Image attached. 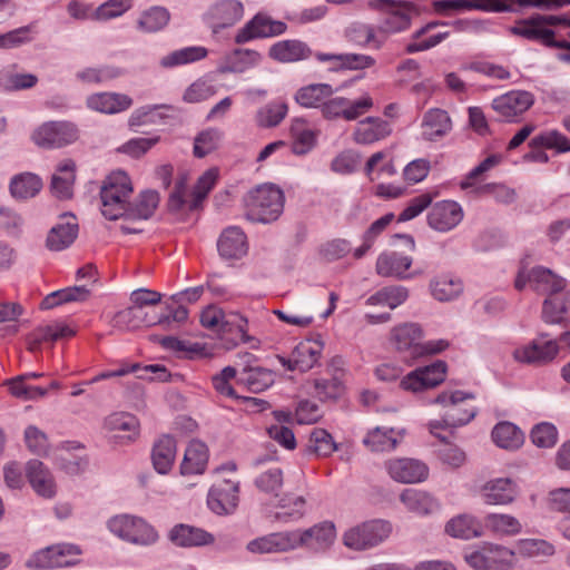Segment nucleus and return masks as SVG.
I'll return each instance as SVG.
<instances>
[{"label": "nucleus", "mask_w": 570, "mask_h": 570, "mask_svg": "<svg viewBox=\"0 0 570 570\" xmlns=\"http://www.w3.org/2000/svg\"><path fill=\"white\" fill-rule=\"evenodd\" d=\"M169 21V12L161 7H154L145 11L137 24L138 29L144 32H156L163 29Z\"/></svg>", "instance_id": "61"}, {"label": "nucleus", "mask_w": 570, "mask_h": 570, "mask_svg": "<svg viewBox=\"0 0 570 570\" xmlns=\"http://www.w3.org/2000/svg\"><path fill=\"white\" fill-rule=\"evenodd\" d=\"M108 527L119 538L136 544L148 546L155 543L158 539L155 529L137 517H115L109 520Z\"/></svg>", "instance_id": "8"}, {"label": "nucleus", "mask_w": 570, "mask_h": 570, "mask_svg": "<svg viewBox=\"0 0 570 570\" xmlns=\"http://www.w3.org/2000/svg\"><path fill=\"white\" fill-rule=\"evenodd\" d=\"M519 495L517 482L510 478L489 480L481 488V497L487 504L507 505L514 502Z\"/></svg>", "instance_id": "23"}, {"label": "nucleus", "mask_w": 570, "mask_h": 570, "mask_svg": "<svg viewBox=\"0 0 570 570\" xmlns=\"http://www.w3.org/2000/svg\"><path fill=\"white\" fill-rule=\"evenodd\" d=\"M373 105V99L368 94H364L356 100L335 97L322 104V114L327 119L343 118L351 121L366 114Z\"/></svg>", "instance_id": "14"}, {"label": "nucleus", "mask_w": 570, "mask_h": 570, "mask_svg": "<svg viewBox=\"0 0 570 570\" xmlns=\"http://www.w3.org/2000/svg\"><path fill=\"white\" fill-rule=\"evenodd\" d=\"M38 79L32 73H13L0 71V87L6 90H21L32 88Z\"/></svg>", "instance_id": "63"}, {"label": "nucleus", "mask_w": 570, "mask_h": 570, "mask_svg": "<svg viewBox=\"0 0 570 570\" xmlns=\"http://www.w3.org/2000/svg\"><path fill=\"white\" fill-rule=\"evenodd\" d=\"M484 527L498 534L514 535L521 531L520 521L511 514L490 513L484 518Z\"/></svg>", "instance_id": "53"}, {"label": "nucleus", "mask_w": 570, "mask_h": 570, "mask_svg": "<svg viewBox=\"0 0 570 570\" xmlns=\"http://www.w3.org/2000/svg\"><path fill=\"white\" fill-rule=\"evenodd\" d=\"M200 323L204 327L216 330L223 335H232L230 341L234 345L238 342H248L247 320L238 314H232L226 317L225 314L215 307H208L200 315Z\"/></svg>", "instance_id": "7"}, {"label": "nucleus", "mask_w": 570, "mask_h": 570, "mask_svg": "<svg viewBox=\"0 0 570 570\" xmlns=\"http://www.w3.org/2000/svg\"><path fill=\"white\" fill-rule=\"evenodd\" d=\"M238 380L245 384L249 391L258 393L272 385L274 375L272 371L256 366L243 371Z\"/></svg>", "instance_id": "56"}, {"label": "nucleus", "mask_w": 570, "mask_h": 570, "mask_svg": "<svg viewBox=\"0 0 570 570\" xmlns=\"http://www.w3.org/2000/svg\"><path fill=\"white\" fill-rule=\"evenodd\" d=\"M169 540L177 547L193 548L214 543L212 533L189 524H176L168 534Z\"/></svg>", "instance_id": "28"}, {"label": "nucleus", "mask_w": 570, "mask_h": 570, "mask_svg": "<svg viewBox=\"0 0 570 570\" xmlns=\"http://www.w3.org/2000/svg\"><path fill=\"white\" fill-rule=\"evenodd\" d=\"M390 476L400 483L422 482L428 478V466L414 459H392L386 463Z\"/></svg>", "instance_id": "24"}, {"label": "nucleus", "mask_w": 570, "mask_h": 570, "mask_svg": "<svg viewBox=\"0 0 570 570\" xmlns=\"http://www.w3.org/2000/svg\"><path fill=\"white\" fill-rule=\"evenodd\" d=\"M387 521L373 520L352 527L343 534V543L354 551H364L383 542L391 533Z\"/></svg>", "instance_id": "4"}, {"label": "nucleus", "mask_w": 570, "mask_h": 570, "mask_svg": "<svg viewBox=\"0 0 570 570\" xmlns=\"http://www.w3.org/2000/svg\"><path fill=\"white\" fill-rule=\"evenodd\" d=\"M308 449L318 456H327L337 450V445L326 430L314 429L309 435Z\"/></svg>", "instance_id": "62"}, {"label": "nucleus", "mask_w": 570, "mask_h": 570, "mask_svg": "<svg viewBox=\"0 0 570 570\" xmlns=\"http://www.w3.org/2000/svg\"><path fill=\"white\" fill-rule=\"evenodd\" d=\"M132 100L127 95L115 92H100L88 97L87 105L90 109L104 114H116L128 109Z\"/></svg>", "instance_id": "37"}, {"label": "nucleus", "mask_w": 570, "mask_h": 570, "mask_svg": "<svg viewBox=\"0 0 570 570\" xmlns=\"http://www.w3.org/2000/svg\"><path fill=\"white\" fill-rule=\"evenodd\" d=\"M244 205L249 220L271 223L283 212L284 195L275 185L265 184L250 190L244 198Z\"/></svg>", "instance_id": "2"}, {"label": "nucleus", "mask_w": 570, "mask_h": 570, "mask_svg": "<svg viewBox=\"0 0 570 570\" xmlns=\"http://www.w3.org/2000/svg\"><path fill=\"white\" fill-rule=\"evenodd\" d=\"M246 549L252 553H283L294 550L291 531L274 532L249 541Z\"/></svg>", "instance_id": "30"}, {"label": "nucleus", "mask_w": 570, "mask_h": 570, "mask_svg": "<svg viewBox=\"0 0 570 570\" xmlns=\"http://www.w3.org/2000/svg\"><path fill=\"white\" fill-rule=\"evenodd\" d=\"M399 442L400 439L396 436L393 429L380 426L368 431L367 435L363 440L364 445L374 452L393 450L396 448Z\"/></svg>", "instance_id": "50"}, {"label": "nucleus", "mask_w": 570, "mask_h": 570, "mask_svg": "<svg viewBox=\"0 0 570 570\" xmlns=\"http://www.w3.org/2000/svg\"><path fill=\"white\" fill-rule=\"evenodd\" d=\"M430 288L433 297L441 302L451 301L458 297L463 291L461 281L448 275L432 279Z\"/></svg>", "instance_id": "54"}, {"label": "nucleus", "mask_w": 570, "mask_h": 570, "mask_svg": "<svg viewBox=\"0 0 570 570\" xmlns=\"http://www.w3.org/2000/svg\"><path fill=\"white\" fill-rule=\"evenodd\" d=\"M400 500L409 511L420 515L433 513L439 508V504L433 497L428 492L416 489H405L401 493Z\"/></svg>", "instance_id": "42"}, {"label": "nucleus", "mask_w": 570, "mask_h": 570, "mask_svg": "<svg viewBox=\"0 0 570 570\" xmlns=\"http://www.w3.org/2000/svg\"><path fill=\"white\" fill-rule=\"evenodd\" d=\"M492 439L502 449L515 450L522 445L524 435L513 423L501 422L492 430Z\"/></svg>", "instance_id": "48"}, {"label": "nucleus", "mask_w": 570, "mask_h": 570, "mask_svg": "<svg viewBox=\"0 0 570 570\" xmlns=\"http://www.w3.org/2000/svg\"><path fill=\"white\" fill-rule=\"evenodd\" d=\"M446 364L436 361L431 365L419 367L402 379L400 385L405 391L419 393L428 389H433L441 384L445 379Z\"/></svg>", "instance_id": "16"}, {"label": "nucleus", "mask_w": 570, "mask_h": 570, "mask_svg": "<svg viewBox=\"0 0 570 570\" xmlns=\"http://www.w3.org/2000/svg\"><path fill=\"white\" fill-rule=\"evenodd\" d=\"M131 194L132 184L128 175L122 170L112 171L100 188L101 214L109 220L121 218Z\"/></svg>", "instance_id": "3"}, {"label": "nucleus", "mask_w": 570, "mask_h": 570, "mask_svg": "<svg viewBox=\"0 0 570 570\" xmlns=\"http://www.w3.org/2000/svg\"><path fill=\"white\" fill-rule=\"evenodd\" d=\"M336 537L335 527L332 522H321L305 530L291 531L293 549L306 548L313 551H325Z\"/></svg>", "instance_id": "11"}, {"label": "nucleus", "mask_w": 570, "mask_h": 570, "mask_svg": "<svg viewBox=\"0 0 570 570\" xmlns=\"http://www.w3.org/2000/svg\"><path fill=\"white\" fill-rule=\"evenodd\" d=\"M422 127L423 137L432 141L446 135L452 128V122L445 110L435 108L425 112Z\"/></svg>", "instance_id": "41"}, {"label": "nucleus", "mask_w": 570, "mask_h": 570, "mask_svg": "<svg viewBox=\"0 0 570 570\" xmlns=\"http://www.w3.org/2000/svg\"><path fill=\"white\" fill-rule=\"evenodd\" d=\"M208 450L205 443L193 440L187 446L180 465L181 474H199L205 471Z\"/></svg>", "instance_id": "40"}, {"label": "nucleus", "mask_w": 570, "mask_h": 570, "mask_svg": "<svg viewBox=\"0 0 570 570\" xmlns=\"http://www.w3.org/2000/svg\"><path fill=\"white\" fill-rule=\"evenodd\" d=\"M75 171L76 164L71 159H65L58 165L57 171L51 178V191L57 198H71L76 179Z\"/></svg>", "instance_id": "36"}, {"label": "nucleus", "mask_w": 570, "mask_h": 570, "mask_svg": "<svg viewBox=\"0 0 570 570\" xmlns=\"http://www.w3.org/2000/svg\"><path fill=\"white\" fill-rule=\"evenodd\" d=\"M559 353L557 340L546 332L539 333L538 337L529 344L513 351V357L521 363L531 365H544L552 362Z\"/></svg>", "instance_id": "9"}, {"label": "nucleus", "mask_w": 570, "mask_h": 570, "mask_svg": "<svg viewBox=\"0 0 570 570\" xmlns=\"http://www.w3.org/2000/svg\"><path fill=\"white\" fill-rule=\"evenodd\" d=\"M169 321V317L149 318L145 309L131 305L114 317V325L124 330H136L140 326L163 325Z\"/></svg>", "instance_id": "34"}, {"label": "nucleus", "mask_w": 570, "mask_h": 570, "mask_svg": "<svg viewBox=\"0 0 570 570\" xmlns=\"http://www.w3.org/2000/svg\"><path fill=\"white\" fill-rule=\"evenodd\" d=\"M441 24L444 26L446 23L445 22H440V21H431V22L426 23L425 26L421 27L420 29H417L412 35V38L415 41L410 42L409 45H406L405 51L407 53L425 51V50H429L431 48H434L440 42L445 40L449 37V35H450L448 31L439 32L436 35H433V36L426 38V39L420 40L423 36H425L426 33H429L434 28H436L438 26H441Z\"/></svg>", "instance_id": "44"}, {"label": "nucleus", "mask_w": 570, "mask_h": 570, "mask_svg": "<svg viewBox=\"0 0 570 570\" xmlns=\"http://www.w3.org/2000/svg\"><path fill=\"white\" fill-rule=\"evenodd\" d=\"M371 7L386 13L381 24V30L391 33L406 30L411 24V20L421 13L420 7L410 1L372 0Z\"/></svg>", "instance_id": "5"}, {"label": "nucleus", "mask_w": 570, "mask_h": 570, "mask_svg": "<svg viewBox=\"0 0 570 570\" xmlns=\"http://www.w3.org/2000/svg\"><path fill=\"white\" fill-rule=\"evenodd\" d=\"M542 14H533L525 19L518 20L509 27V32L530 41H538L542 45L570 51V41L556 40V32L546 27Z\"/></svg>", "instance_id": "6"}, {"label": "nucleus", "mask_w": 570, "mask_h": 570, "mask_svg": "<svg viewBox=\"0 0 570 570\" xmlns=\"http://www.w3.org/2000/svg\"><path fill=\"white\" fill-rule=\"evenodd\" d=\"M463 219V209L454 200H441L432 205L428 214L429 226L445 233L456 227Z\"/></svg>", "instance_id": "21"}, {"label": "nucleus", "mask_w": 570, "mask_h": 570, "mask_svg": "<svg viewBox=\"0 0 570 570\" xmlns=\"http://www.w3.org/2000/svg\"><path fill=\"white\" fill-rule=\"evenodd\" d=\"M471 393L454 391L451 393L443 392L439 394L434 403L444 405L446 411L442 420L432 421L429 424L430 432L441 441H445V436L438 432L440 429H454L468 424L476 415V409L468 405V400H473Z\"/></svg>", "instance_id": "1"}, {"label": "nucleus", "mask_w": 570, "mask_h": 570, "mask_svg": "<svg viewBox=\"0 0 570 570\" xmlns=\"http://www.w3.org/2000/svg\"><path fill=\"white\" fill-rule=\"evenodd\" d=\"M534 104V96L525 90H512L492 101L493 110L504 121H513Z\"/></svg>", "instance_id": "19"}, {"label": "nucleus", "mask_w": 570, "mask_h": 570, "mask_svg": "<svg viewBox=\"0 0 570 570\" xmlns=\"http://www.w3.org/2000/svg\"><path fill=\"white\" fill-rule=\"evenodd\" d=\"M222 134L217 129H207L202 131L195 138L194 155L203 158L214 151L220 141Z\"/></svg>", "instance_id": "64"}, {"label": "nucleus", "mask_w": 570, "mask_h": 570, "mask_svg": "<svg viewBox=\"0 0 570 570\" xmlns=\"http://www.w3.org/2000/svg\"><path fill=\"white\" fill-rule=\"evenodd\" d=\"M305 499L301 495H285L281 498L277 503L281 511L275 514V519L284 522L301 519L305 513Z\"/></svg>", "instance_id": "57"}, {"label": "nucleus", "mask_w": 570, "mask_h": 570, "mask_svg": "<svg viewBox=\"0 0 570 570\" xmlns=\"http://www.w3.org/2000/svg\"><path fill=\"white\" fill-rule=\"evenodd\" d=\"M243 4L237 0H223L208 11L206 19L214 33L234 26L243 17Z\"/></svg>", "instance_id": "25"}, {"label": "nucleus", "mask_w": 570, "mask_h": 570, "mask_svg": "<svg viewBox=\"0 0 570 570\" xmlns=\"http://www.w3.org/2000/svg\"><path fill=\"white\" fill-rule=\"evenodd\" d=\"M422 330L416 323H404L391 331V342L400 352H409L411 357L422 356Z\"/></svg>", "instance_id": "26"}, {"label": "nucleus", "mask_w": 570, "mask_h": 570, "mask_svg": "<svg viewBox=\"0 0 570 570\" xmlns=\"http://www.w3.org/2000/svg\"><path fill=\"white\" fill-rule=\"evenodd\" d=\"M217 249L225 259H238L247 253L246 235L238 227H228L220 234Z\"/></svg>", "instance_id": "31"}, {"label": "nucleus", "mask_w": 570, "mask_h": 570, "mask_svg": "<svg viewBox=\"0 0 570 570\" xmlns=\"http://www.w3.org/2000/svg\"><path fill=\"white\" fill-rule=\"evenodd\" d=\"M105 428L111 432H130L128 441L135 440L139 434V422L136 416L127 412L112 413L105 420Z\"/></svg>", "instance_id": "55"}, {"label": "nucleus", "mask_w": 570, "mask_h": 570, "mask_svg": "<svg viewBox=\"0 0 570 570\" xmlns=\"http://www.w3.org/2000/svg\"><path fill=\"white\" fill-rule=\"evenodd\" d=\"M530 284L533 291L540 294L556 296L566 287V281L554 274L551 269L542 266L533 267L529 273L520 269L514 282L518 291H522L527 284Z\"/></svg>", "instance_id": "10"}, {"label": "nucleus", "mask_w": 570, "mask_h": 570, "mask_svg": "<svg viewBox=\"0 0 570 570\" xmlns=\"http://www.w3.org/2000/svg\"><path fill=\"white\" fill-rule=\"evenodd\" d=\"M412 265V258L397 252L382 253L376 261L375 271L382 277L409 278L407 269Z\"/></svg>", "instance_id": "29"}, {"label": "nucleus", "mask_w": 570, "mask_h": 570, "mask_svg": "<svg viewBox=\"0 0 570 570\" xmlns=\"http://www.w3.org/2000/svg\"><path fill=\"white\" fill-rule=\"evenodd\" d=\"M90 296L87 285L71 286L48 294L41 302L42 309H50L71 302H85Z\"/></svg>", "instance_id": "43"}, {"label": "nucleus", "mask_w": 570, "mask_h": 570, "mask_svg": "<svg viewBox=\"0 0 570 570\" xmlns=\"http://www.w3.org/2000/svg\"><path fill=\"white\" fill-rule=\"evenodd\" d=\"M288 107L283 101H273L262 107L256 114V122L261 127L277 126L287 115Z\"/></svg>", "instance_id": "58"}, {"label": "nucleus", "mask_w": 570, "mask_h": 570, "mask_svg": "<svg viewBox=\"0 0 570 570\" xmlns=\"http://www.w3.org/2000/svg\"><path fill=\"white\" fill-rule=\"evenodd\" d=\"M570 309V295L550 296L543 302L542 318L546 323L560 324Z\"/></svg>", "instance_id": "52"}, {"label": "nucleus", "mask_w": 570, "mask_h": 570, "mask_svg": "<svg viewBox=\"0 0 570 570\" xmlns=\"http://www.w3.org/2000/svg\"><path fill=\"white\" fill-rule=\"evenodd\" d=\"M26 475L32 489L41 497L51 498L56 493V484L50 471L39 460H30L26 466Z\"/></svg>", "instance_id": "33"}, {"label": "nucleus", "mask_w": 570, "mask_h": 570, "mask_svg": "<svg viewBox=\"0 0 570 570\" xmlns=\"http://www.w3.org/2000/svg\"><path fill=\"white\" fill-rule=\"evenodd\" d=\"M79 554L80 549L77 546L59 543L35 553L27 561V567L36 569L68 567L76 562Z\"/></svg>", "instance_id": "15"}, {"label": "nucleus", "mask_w": 570, "mask_h": 570, "mask_svg": "<svg viewBox=\"0 0 570 570\" xmlns=\"http://www.w3.org/2000/svg\"><path fill=\"white\" fill-rule=\"evenodd\" d=\"M269 57L279 62H296L312 56L311 48L299 40H283L269 48Z\"/></svg>", "instance_id": "35"}, {"label": "nucleus", "mask_w": 570, "mask_h": 570, "mask_svg": "<svg viewBox=\"0 0 570 570\" xmlns=\"http://www.w3.org/2000/svg\"><path fill=\"white\" fill-rule=\"evenodd\" d=\"M78 224L72 214H63L61 222L51 227L46 245L50 250L60 252L68 248L78 236Z\"/></svg>", "instance_id": "27"}, {"label": "nucleus", "mask_w": 570, "mask_h": 570, "mask_svg": "<svg viewBox=\"0 0 570 570\" xmlns=\"http://www.w3.org/2000/svg\"><path fill=\"white\" fill-rule=\"evenodd\" d=\"M482 525L472 515L462 514L451 519L445 525V532L454 538L471 539L482 534Z\"/></svg>", "instance_id": "47"}, {"label": "nucleus", "mask_w": 570, "mask_h": 570, "mask_svg": "<svg viewBox=\"0 0 570 570\" xmlns=\"http://www.w3.org/2000/svg\"><path fill=\"white\" fill-rule=\"evenodd\" d=\"M262 59V55L255 50L236 49L227 56L218 66L220 73H242L250 67L256 66Z\"/></svg>", "instance_id": "39"}, {"label": "nucleus", "mask_w": 570, "mask_h": 570, "mask_svg": "<svg viewBox=\"0 0 570 570\" xmlns=\"http://www.w3.org/2000/svg\"><path fill=\"white\" fill-rule=\"evenodd\" d=\"M254 465L256 469L255 487L267 495L278 498L284 484V474L278 462L272 458H265L255 460Z\"/></svg>", "instance_id": "17"}, {"label": "nucleus", "mask_w": 570, "mask_h": 570, "mask_svg": "<svg viewBox=\"0 0 570 570\" xmlns=\"http://www.w3.org/2000/svg\"><path fill=\"white\" fill-rule=\"evenodd\" d=\"M340 365H343V360L341 357H334L331 362V366L335 367V374L333 377L330 380H315V394L320 400H335L343 394L344 385L342 383L341 375L337 373Z\"/></svg>", "instance_id": "46"}, {"label": "nucleus", "mask_w": 570, "mask_h": 570, "mask_svg": "<svg viewBox=\"0 0 570 570\" xmlns=\"http://www.w3.org/2000/svg\"><path fill=\"white\" fill-rule=\"evenodd\" d=\"M42 187L41 179L31 173L16 175L10 181V193L14 198L27 199L36 196Z\"/></svg>", "instance_id": "49"}, {"label": "nucleus", "mask_w": 570, "mask_h": 570, "mask_svg": "<svg viewBox=\"0 0 570 570\" xmlns=\"http://www.w3.org/2000/svg\"><path fill=\"white\" fill-rule=\"evenodd\" d=\"M323 347L320 340H305L295 346L288 358L278 356V360L288 371L307 372L317 363Z\"/></svg>", "instance_id": "18"}, {"label": "nucleus", "mask_w": 570, "mask_h": 570, "mask_svg": "<svg viewBox=\"0 0 570 570\" xmlns=\"http://www.w3.org/2000/svg\"><path fill=\"white\" fill-rule=\"evenodd\" d=\"M334 92L335 90L328 83H312L299 88L295 94V100L302 107H322L324 99L330 98Z\"/></svg>", "instance_id": "45"}, {"label": "nucleus", "mask_w": 570, "mask_h": 570, "mask_svg": "<svg viewBox=\"0 0 570 570\" xmlns=\"http://www.w3.org/2000/svg\"><path fill=\"white\" fill-rule=\"evenodd\" d=\"M285 30L286 24L284 22L258 13L238 30L235 42L245 43L256 38L274 37L284 33Z\"/></svg>", "instance_id": "22"}, {"label": "nucleus", "mask_w": 570, "mask_h": 570, "mask_svg": "<svg viewBox=\"0 0 570 570\" xmlns=\"http://www.w3.org/2000/svg\"><path fill=\"white\" fill-rule=\"evenodd\" d=\"M176 441L170 435L160 436L154 444L151 460L155 470L160 474H166L173 466L176 458Z\"/></svg>", "instance_id": "38"}, {"label": "nucleus", "mask_w": 570, "mask_h": 570, "mask_svg": "<svg viewBox=\"0 0 570 570\" xmlns=\"http://www.w3.org/2000/svg\"><path fill=\"white\" fill-rule=\"evenodd\" d=\"M239 483L233 480H220L209 490L207 504L216 514L232 513L238 504Z\"/></svg>", "instance_id": "20"}, {"label": "nucleus", "mask_w": 570, "mask_h": 570, "mask_svg": "<svg viewBox=\"0 0 570 570\" xmlns=\"http://www.w3.org/2000/svg\"><path fill=\"white\" fill-rule=\"evenodd\" d=\"M530 147H544L556 149L558 153L570 151V139L558 130H549L533 137Z\"/></svg>", "instance_id": "59"}, {"label": "nucleus", "mask_w": 570, "mask_h": 570, "mask_svg": "<svg viewBox=\"0 0 570 570\" xmlns=\"http://www.w3.org/2000/svg\"><path fill=\"white\" fill-rule=\"evenodd\" d=\"M206 56L207 49L204 47H186L164 56L159 63L163 68H174L202 60Z\"/></svg>", "instance_id": "51"}, {"label": "nucleus", "mask_w": 570, "mask_h": 570, "mask_svg": "<svg viewBox=\"0 0 570 570\" xmlns=\"http://www.w3.org/2000/svg\"><path fill=\"white\" fill-rule=\"evenodd\" d=\"M32 139L42 148H61L78 139V130L67 121H49L35 130Z\"/></svg>", "instance_id": "13"}, {"label": "nucleus", "mask_w": 570, "mask_h": 570, "mask_svg": "<svg viewBox=\"0 0 570 570\" xmlns=\"http://www.w3.org/2000/svg\"><path fill=\"white\" fill-rule=\"evenodd\" d=\"M392 132L387 121L379 117H366L358 121L353 137L357 144L370 145L386 138Z\"/></svg>", "instance_id": "32"}, {"label": "nucleus", "mask_w": 570, "mask_h": 570, "mask_svg": "<svg viewBox=\"0 0 570 570\" xmlns=\"http://www.w3.org/2000/svg\"><path fill=\"white\" fill-rule=\"evenodd\" d=\"M293 136L292 151L296 155L307 154L315 145L316 137L313 130L304 128L303 121L297 120L291 128Z\"/></svg>", "instance_id": "60"}, {"label": "nucleus", "mask_w": 570, "mask_h": 570, "mask_svg": "<svg viewBox=\"0 0 570 570\" xmlns=\"http://www.w3.org/2000/svg\"><path fill=\"white\" fill-rule=\"evenodd\" d=\"M159 204V195L155 190L142 191L134 203H128L126 214L122 216L125 223L120 229L125 234H137L142 232V227L137 222L150 218Z\"/></svg>", "instance_id": "12"}]
</instances>
